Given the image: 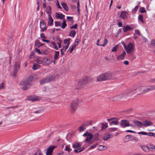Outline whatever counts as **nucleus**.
Here are the masks:
<instances>
[{
    "label": "nucleus",
    "instance_id": "393cba45",
    "mask_svg": "<svg viewBox=\"0 0 155 155\" xmlns=\"http://www.w3.org/2000/svg\"><path fill=\"white\" fill-rule=\"evenodd\" d=\"M65 16L62 14H60L58 13H56V17L61 19H64Z\"/></svg>",
    "mask_w": 155,
    "mask_h": 155
},
{
    "label": "nucleus",
    "instance_id": "58836bf2",
    "mask_svg": "<svg viewBox=\"0 0 155 155\" xmlns=\"http://www.w3.org/2000/svg\"><path fill=\"white\" fill-rule=\"evenodd\" d=\"M76 32L74 30L71 31L69 33V36H72L73 38H74L75 36Z\"/></svg>",
    "mask_w": 155,
    "mask_h": 155
},
{
    "label": "nucleus",
    "instance_id": "bf43d9fd",
    "mask_svg": "<svg viewBox=\"0 0 155 155\" xmlns=\"http://www.w3.org/2000/svg\"><path fill=\"white\" fill-rule=\"evenodd\" d=\"M147 135H148V136H150V137L151 136L153 137H155V134H154L153 133H152V132L149 133H148Z\"/></svg>",
    "mask_w": 155,
    "mask_h": 155
},
{
    "label": "nucleus",
    "instance_id": "39448f33",
    "mask_svg": "<svg viewBox=\"0 0 155 155\" xmlns=\"http://www.w3.org/2000/svg\"><path fill=\"white\" fill-rule=\"evenodd\" d=\"M20 63L19 62H16L14 65V68L13 71V74L12 75L13 76L15 77L18 70L20 68Z\"/></svg>",
    "mask_w": 155,
    "mask_h": 155
},
{
    "label": "nucleus",
    "instance_id": "a211bd4d",
    "mask_svg": "<svg viewBox=\"0 0 155 155\" xmlns=\"http://www.w3.org/2000/svg\"><path fill=\"white\" fill-rule=\"evenodd\" d=\"M116 119V118H113L110 119H108V121L110 123V124L111 125H112L113 124L115 125H117L118 122L117 120H112L113 119Z\"/></svg>",
    "mask_w": 155,
    "mask_h": 155
},
{
    "label": "nucleus",
    "instance_id": "7c9ffc66",
    "mask_svg": "<svg viewBox=\"0 0 155 155\" xmlns=\"http://www.w3.org/2000/svg\"><path fill=\"white\" fill-rule=\"evenodd\" d=\"M81 146V145L79 143H76L73 144V147L74 148L78 149L79 150L80 148L79 147Z\"/></svg>",
    "mask_w": 155,
    "mask_h": 155
},
{
    "label": "nucleus",
    "instance_id": "774afa93",
    "mask_svg": "<svg viewBox=\"0 0 155 155\" xmlns=\"http://www.w3.org/2000/svg\"><path fill=\"white\" fill-rule=\"evenodd\" d=\"M135 33L138 34V35L139 36L141 35L140 31L139 30L137 29L135 30Z\"/></svg>",
    "mask_w": 155,
    "mask_h": 155
},
{
    "label": "nucleus",
    "instance_id": "7ed1b4c3",
    "mask_svg": "<svg viewBox=\"0 0 155 155\" xmlns=\"http://www.w3.org/2000/svg\"><path fill=\"white\" fill-rule=\"evenodd\" d=\"M127 95L131 94L132 95L137 94V86L134 85L130 87L125 91Z\"/></svg>",
    "mask_w": 155,
    "mask_h": 155
},
{
    "label": "nucleus",
    "instance_id": "c03bdc74",
    "mask_svg": "<svg viewBox=\"0 0 155 155\" xmlns=\"http://www.w3.org/2000/svg\"><path fill=\"white\" fill-rule=\"evenodd\" d=\"M86 129V127L85 126H82L80 127L78 130L80 132H82L84 131L85 129Z\"/></svg>",
    "mask_w": 155,
    "mask_h": 155
},
{
    "label": "nucleus",
    "instance_id": "2f4dec72",
    "mask_svg": "<svg viewBox=\"0 0 155 155\" xmlns=\"http://www.w3.org/2000/svg\"><path fill=\"white\" fill-rule=\"evenodd\" d=\"M123 29L124 32H125L127 31L132 29V28L128 25L126 26L125 27H123Z\"/></svg>",
    "mask_w": 155,
    "mask_h": 155
},
{
    "label": "nucleus",
    "instance_id": "49530a36",
    "mask_svg": "<svg viewBox=\"0 0 155 155\" xmlns=\"http://www.w3.org/2000/svg\"><path fill=\"white\" fill-rule=\"evenodd\" d=\"M138 19L143 23H144L143 20V15L142 14H140L138 16Z\"/></svg>",
    "mask_w": 155,
    "mask_h": 155
},
{
    "label": "nucleus",
    "instance_id": "864d4df0",
    "mask_svg": "<svg viewBox=\"0 0 155 155\" xmlns=\"http://www.w3.org/2000/svg\"><path fill=\"white\" fill-rule=\"evenodd\" d=\"M69 45V43H68V44H67V45L65 46H64L63 47V48L62 49L65 51L68 48Z\"/></svg>",
    "mask_w": 155,
    "mask_h": 155
},
{
    "label": "nucleus",
    "instance_id": "603ef678",
    "mask_svg": "<svg viewBox=\"0 0 155 155\" xmlns=\"http://www.w3.org/2000/svg\"><path fill=\"white\" fill-rule=\"evenodd\" d=\"M140 12L141 13H143L146 12L144 7H141L139 9Z\"/></svg>",
    "mask_w": 155,
    "mask_h": 155
},
{
    "label": "nucleus",
    "instance_id": "09e8293b",
    "mask_svg": "<svg viewBox=\"0 0 155 155\" xmlns=\"http://www.w3.org/2000/svg\"><path fill=\"white\" fill-rule=\"evenodd\" d=\"M51 44L53 45V48L56 50H58V48L56 45V43L54 42H51Z\"/></svg>",
    "mask_w": 155,
    "mask_h": 155
},
{
    "label": "nucleus",
    "instance_id": "b1692460",
    "mask_svg": "<svg viewBox=\"0 0 155 155\" xmlns=\"http://www.w3.org/2000/svg\"><path fill=\"white\" fill-rule=\"evenodd\" d=\"M28 99L29 100L32 101H37L40 100L39 98L36 96H30L28 97Z\"/></svg>",
    "mask_w": 155,
    "mask_h": 155
},
{
    "label": "nucleus",
    "instance_id": "a878e982",
    "mask_svg": "<svg viewBox=\"0 0 155 155\" xmlns=\"http://www.w3.org/2000/svg\"><path fill=\"white\" fill-rule=\"evenodd\" d=\"M104 81L105 80L103 74L99 75L97 77V81Z\"/></svg>",
    "mask_w": 155,
    "mask_h": 155
},
{
    "label": "nucleus",
    "instance_id": "9b49d317",
    "mask_svg": "<svg viewBox=\"0 0 155 155\" xmlns=\"http://www.w3.org/2000/svg\"><path fill=\"white\" fill-rule=\"evenodd\" d=\"M92 138H93V135L91 133H90L87 136L85 140V142H87L89 144H91L93 142V141L92 140Z\"/></svg>",
    "mask_w": 155,
    "mask_h": 155
},
{
    "label": "nucleus",
    "instance_id": "4c0bfd02",
    "mask_svg": "<svg viewBox=\"0 0 155 155\" xmlns=\"http://www.w3.org/2000/svg\"><path fill=\"white\" fill-rule=\"evenodd\" d=\"M107 147L106 146L103 145H100L98 147V149L100 151H102L106 149Z\"/></svg>",
    "mask_w": 155,
    "mask_h": 155
},
{
    "label": "nucleus",
    "instance_id": "052dcab7",
    "mask_svg": "<svg viewBox=\"0 0 155 155\" xmlns=\"http://www.w3.org/2000/svg\"><path fill=\"white\" fill-rule=\"evenodd\" d=\"M97 145V143H96V144H94L91 146L90 147H89L88 148L89 150H91V149H92L93 148H95Z\"/></svg>",
    "mask_w": 155,
    "mask_h": 155
},
{
    "label": "nucleus",
    "instance_id": "cd10ccee",
    "mask_svg": "<svg viewBox=\"0 0 155 155\" xmlns=\"http://www.w3.org/2000/svg\"><path fill=\"white\" fill-rule=\"evenodd\" d=\"M112 137L111 134H108L103 137V140H104L107 141L108 139Z\"/></svg>",
    "mask_w": 155,
    "mask_h": 155
},
{
    "label": "nucleus",
    "instance_id": "3c124183",
    "mask_svg": "<svg viewBox=\"0 0 155 155\" xmlns=\"http://www.w3.org/2000/svg\"><path fill=\"white\" fill-rule=\"evenodd\" d=\"M102 129H103L104 128L105 129L106 128H107V124L106 123H102Z\"/></svg>",
    "mask_w": 155,
    "mask_h": 155
},
{
    "label": "nucleus",
    "instance_id": "6ab92c4d",
    "mask_svg": "<svg viewBox=\"0 0 155 155\" xmlns=\"http://www.w3.org/2000/svg\"><path fill=\"white\" fill-rule=\"evenodd\" d=\"M128 14L125 11H123L121 12L119 17L120 18L124 19L127 17Z\"/></svg>",
    "mask_w": 155,
    "mask_h": 155
},
{
    "label": "nucleus",
    "instance_id": "4be33fe9",
    "mask_svg": "<svg viewBox=\"0 0 155 155\" xmlns=\"http://www.w3.org/2000/svg\"><path fill=\"white\" fill-rule=\"evenodd\" d=\"M126 52L124 51L123 53L121 54L117 57V58L119 60H123L124 59L125 56L126 55Z\"/></svg>",
    "mask_w": 155,
    "mask_h": 155
},
{
    "label": "nucleus",
    "instance_id": "f257e3e1",
    "mask_svg": "<svg viewBox=\"0 0 155 155\" xmlns=\"http://www.w3.org/2000/svg\"><path fill=\"white\" fill-rule=\"evenodd\" d=\"M33 77L32 76H29L25 80L21 81L19 83L20 85H23L22 89L24 90H26L30 87L31 85V82L32 81L33 79Z\"/></svg>",
    "mask_w": 155,
    "mask_h": 155
},
{
    "label": "nucleus",
    "instance_id": "de8ad7c7",
    "mask_svg": "<svg viewBox=\"0 0 155 155\" xmlns=\"http://www.w3.org/2000/svg\"><path fill=\"white\" fill-rule=\"evenodd\" d=\"M117 129V128L115 127H113V128H110L108 129V130L110 132H113L116 131Z\"/></svg>",
    "mask_w": 155,
    "mask_h": 155
},
{
    "label": "nucleus",
    "instance_id": "5fc2aeb1",
    "mask_svg": "<svg viewBox=\"0 0 155 155\" xmlns=\"http://www.w3.org/2000/svg\"><path fill=\"white\" fill-rule=\"evenodd\" d=\"M64 150L65 151H68V153L71 151V149H70L69 147L68 146H66L65 148V149Z\"/></svg>",
    "mask_w": 155,
    "mask_h": 155
},
{
    "label": "nucleus",
    "instance_id": "dca6fc26",
    "mask_svg": "<svg viewBox=\"0 0 155 155\" xmlns=\"http://www.w3.org/2000/svg\"><path fill=\"white\" fill-rule=\"evenodd\" d=\"M154 90H155V85L148 86H147V88L144 89L143 93H146Z\"/></svg>",
    "mask_w": 155,
    "mask_h": 155
},
{
    "label": "nucleus",
    "instance_id": "ea45409f",
    "mask_svg": "<svg viewBox=\"0 0 155 155\" xmlns=\"http://www.w3.org/2000/svg\"><path fill=\"white\" fill-rule=\"evenodd\" d=\"M44 44H42L40 42H37V40L36 41L35 44V46H37L38 48L44 45Z\"/></svg>",
    "mask_w": 155,
    "mask_h": 155
},
{
    "label": "nucleus",
    "instance_id": "c85d7f7f",
    "mask_svg": "<svg viewBox=\"0 0 155 155\" xmlns=\"http://www.w3.org/2000/svg\"><path fill=\"white\" fill-rule=\"evenodd\" d=\"M46 13H47V14L48 15H51V8L50 6H48L46 8Z\"/></svg>",
    "mask_w": 155,
    "mask_h": 155
},
{
    "label": "nucleus",
    "instance_id": "6e6552de",
    "mask_svg": "<svg viewBox=\"0 0 155 155\" xmlns=\"http://www.w3.org/2000/svg\"><path fill=\"white\" fill-rule=\"evenodd\" d=\"M127 96V95L125 91L120 95L114 97L113 98V100L115 101H119L122 98L126 97Z\"/></svg>",
    "mask_w": 155,
    "mask_h": 155
},
{
    "label": "nucleus",
    "instance_id": "680f3d73",
    "mask_svg": "<svg viewBox=\"0 0 155 155\" xmlns=\"http://www.w3.org/2000/svg\"><path fill=\"white\" fill-rule=\"evenodd\" d=\"M55 26L56 27L60 26H61V23L60 22L57 21H55Z\"/></svg>",
    "mask_w": 155,
    "mask_h": 155
},
{
    "label": "nucleus",
    "instance_id": "9d476101",
    "mask_svg": "<svg viewBox=\"0 0 155 155\" xmlns=\"http://www.w3.org/2000/svg\"><path fill=\"white\" fill-rule=\"evenodd\" d=\"M134 49V45L132 43H130L125 49L126 50V52L127 54H130L132 52Z\"/></svg>",
    "mask_w": 155,
    "mask_h": 155
},
{
    "label": "nucleus",
    "instance_id": "e2e57ef3",
    "mask_svg": "<svg viewBox=\"0 0 155 155\" xmlns=\"http://www.w3.org/2000/svg\"><path fill=\"white\" fill-rule=\"evenodd\" d=\"M46 60H47V62L45 64H47V65H49L52 62V61L51 60H50L49 59H48L47 58Z\"/></svg>",
    "mask_w": 155,
    "mask_h": 155
},
{
    "label": "nucleus",
    "instance_id": "412c9836",
    "mask_svg": "<svg viewBox=\"0 0 155 155\" xmlns=\"http://www.w3.org/2000/svg\"><path fill=\"white\" fill-rule=\"evenodd\" d=\"M133 122L135 124V125L139 128L141 127L143 125V123L140 121L137 120H134L133 121Z\"/></svg>",
    "mask_w": 155,
    "mask_h": 155
},
{
    "label": "nucleus",
    "instance_id": "338daca9",
    "mask_svg": "<svg viewBox=\"0 0 155 155\" xmlns=\"http://www.w3.org/2000/svg\"><path fill=\"white\" fill-rule=\"evenodd\" d=\"M138 134H141L143 135H147L148 133H147L143 132V131H142L140 132H139L138 133Z\"/></svg>",
    "mask_w": 155,
    "mask_h": 155
},
{
    "label": "nucleus",
    "instance_id": "1a4fd4ad",
    "mask_svg": "<svg viewBox=\"0 0 155 155\" xmlns=\"http://www.w3.org/2000/svg\"><path fill=\"white\" fill-rule=\"evenodd\" d=\"M47 57H45L43 58L39 57L37 58L36 61L39 64H41L44 66L47 65V64H45L47 63Z\"/></svg>",
    "mask_w": 155,
    "mask_h": 155
},
{
    "label": "nucleus",
    "instance_id": "473e14b6",
    "mask_svg": "<svg viewBox=\"0 0 155 155\" xmlns=\"http://www.w3.org/2000/svg\"><path fill=\"white\" fill-rule=\"evenodd\" d=\"M92 124V121H87L86 122H85L84 123H83L82 124V126H87L90 125L91 124Z\"/></svg>",
    "mask_w": 155,
    "mask_h": 155
},
{
    "label": "nucleus",
    "instance_id": "423d86ee",
    "mask_svg": "<svg viewBox=\"0 0 155 155\" xmlns=\"http://www.w3.org/2000/svg\"><path fill=\"white\" fill-rule=\"evenodd\" d=\"M79 100L78 99H76L74 100L72 102L71 104V108L72 111L74 112L76 110V108L78 105Z\"/></svg>",
    "mask_w": 155,
    "mask_h": 155
},
{
    "label": "nucleus",
    "instance_id": "f704fd0d",
    "mask_svg": "<svg viewBox=\"0 0 155 155\" xmlns=\"http://www.w3.org/2000/svg\"><path fill=\"white\" fill-rule=\"evenodd\" d=\"M108 41L107 39L105 38L103 44H99V43H97V45L98 46H101L103 47L105 46L108 43Z\"/></svg>",
    "mask_w": 155,
    "mask_h": 155
},
{
    "label": "nucleus",
    "instance_id": "37998d69",
    "mask_svg": "<svg viewBox=\"0 0 155 155\" xmlns=\"http://www.w3.org/2000/svg\"><path fill=\"white\" fill-rule=\"evenodd\" d=\"M59 52L55 51V54H54V59L55 60L57 58H58L59 56Z\"/></svg>",
    "mask_w": 155,
    "mask_h": 155
},
{
    "label": "nucleus",
    "instance_id": "4d7b16f0",
    "mask_svg": "<svg viewBox=\"0 0 155 155\" xmlns=\"http://www.w3.org/2000/svg\"><path fill=\"white\" fill-rule=\"evenodd\" d=\"M75 47H76V45H72L70 51V53H71L72 52V51H73L74 50V48H75Z\"/></svg>",
    "mask_w": 155,
    "mask_h": 155
},
{
    "label": "nucleus",
    "instance_id": "f3484780",
    "mask_svg": "<svg viewBox=\"0 0 155 155\" xmlns=\"http://www.w3.org/2000/svg\"><path fill=\"white\" fill-rule=\"evenodd\" d=\"M143 126L145 127L152 126L153 125V123L148 120L143 121Z\"/></svg>",
    "mask_w": 155,
    "mask_h": 155
},
{
    "label": "nucleus",
    "instance_id": "bb28decb",
    "mask_svg": "<svg viewBox=\"0 0 155 155\" xmlns=\"http://www.w3.org/2000/svg\"><path fill=\"white\" fill-rule=\"evenodd\" d=\"M61 5L64 9L67 12L68 11V8L67 4L64 2H61Z\"/></svg>",
    "mask_w": 155,
    "mask_h": 155
},
{
    "label": "nucleus",
    "instance_id": "72a5a7b5",
    "mask_svg": "<svg viewBox=\"0 0 155 155\" xmlns=\"http://www.w3.org/2000/svg\"><path fill=\"white\" fill-rule=\"evenodd\" d=\"M99 133H97L93 135V138H94V140L98 141L99 139L98 138L99 136Z\"/></svg>",
    "mask_w": 155,
    "mask_h": 155
},
{
    "label": "nucleus",
    "instance_id": "a19ab883",
    "mask_svg": "<svg viewBox=\"0 0 155 155\" xmlns=\"http://www.w3.org/2000/svg\"><path fill=\"white\" fill-rule=\"evenodd\" d=\"M119 46L118 45H115L114 47H113L111 49V51L116 52L117 51V48H119Z\"/></svg>",
    "mask_w": 155,
    "mask_h": 155
},
{
    "label": "nucleus",
    "instance_id": "f8f14e48",
    "mask_svg": "<svg viewBox=\"0 0 155 155\" xmlns=\"http://www.w3.org/2000/svg\"><path fill=\"white\" fill-rule=\"evenodd\" d=\"M46 24L44 20H41L40 21V28L41 29V32H43L46 29L47 27H46Z\"/></svg>",
    "mask_w": 155,
    "mask_h": 155
},
{
    "label": "nucleus",
    "instance_id": "6e6d98bb",
    "mask_svg": "<svg viewBox=\"0 0 155 155\" xmlns=\"http://www.w3.org/2000/svg\"><path fill=\"white\" fill-rule=\"evenodd\" d=\"M34 155H43L41 153V151L40 150L37 151L36 153L34 154Z\"/></svg>",
    "mask_w": 155,
    "mask_h": 155
},
{
    "label": "nucleus",
    "instance_id": "c756f323",
    "mask_svg": "<svg viewBox=\"0 0 155 155\" xmlns=\"http://www.w3.org/2000/svg\"><path fill=\"white\" fill-rule=\"evenodd\" d=\"M41 67V66L37 63H34L33 64L32 69L34 70H35Z\"/></svg>",
    "mask_w": 155,
    "mask_h": 155
},
{
    "label": "nucleus",
    "instance_id": "79ce46f5",
    "mask_svg": "<svg viewBox=\"0 0 155 155\" xmlns=\"http://www.w3.org/2000/svg\"><path fill=\"white\" fill-rule=\"evenodd\" d=\"M67 26V24L66 23V21L65 20H64L62 24V26H61V27L63 29H64Z\"/></svg>",
    "mask_w": 155,
    "mask_h": 155
},
{
    "label": "nucleus",
    "instance_id": "0eeeda50",
    "mask_svg": "<svg viewBox=\"0 0 155 155\" xmlns=\"http://www.w3.org/2000/svg\"><path fill=\"white\" fill-rule=\"evenodd\" d=\"M127 96V95L125 91L120 95L114 97L113 98V100L115 101H119L122 98L126 97Z\"/></svg>",
    "mask_w": 155,
    "mask_h": 155
},
{
    "label": "nucleus",
    "instance_id": "2eb2a0df",
    "mask_svg": "<svg viewBox=\"0 0 155 155\" xmlns=\"http://www.w3.org/2000/svg\"><path fill=\"white\" fill-rule=\"evenodd\" d=\"M105 81L110 80L113 79L112 74L110 73H104L103 74Z\"/></svg>",
    "mask_w": 155,
    "mask_h": 155
},
{
    "label": "nucleus",
    "instance_id": "c9c22d12",
    "mask_svg": "<svg viewBox=\"0 0 155 155\" xmlns=\"http://www.w3.org/2000/svg\"><path fill=\"white\" fill-rule=\"evenodd\" d=\"M141 148L145 152H149V147H148V146H141Z\"/></svg>",
    "mask_w": 155,
    "mask_h": 155
},
{
    "label": "nucleus",
    "instance_id": "aec40b11",
    "mask_svg": "<svg viewBox=\"0 0 155 155\" xmlns=\"http://www.w3.org/2000/svg\"><path fill=\"white\" fill-rule=\"evenodd\" d=\"M143 87H138L137 86V95L145 93H143L144 89H143Z\"/></svg>",
    "mask_w": 155,
    "mask_h": 155
},
{
    "label": "nucleus",
    "instance_id": "8fccbe9b",
    "mask_svg": "<svg viewBox=\"0 0 155 155\" xmlns=\"http://www.w3.org/2000/svg\"><path fill=\"white\" fill-rule=\"evenodd\" d=\"M70 40H71L70 38H68V39H64V44L65 45L67 44H68V43H69L70 44Z\"/></svg>",
    "mask_w": 155,
    "mask_h": 155
},
{
    "label": "nucleus",
    "instance_id": "e433bc0d",
    "mask_svg": "<svg viewBox=\"0 0 155 155\" xmlns=\"http://www.w3.org/2000/svg\"><path fill=\"white\" fill-rule=\"evenodd\" d=\"M148 147H149V150L153 151L155 150V147L153 145L150 144V146H148Z\"/></svg>",
    "mask_w": 155,
    "mask_h": 155
},
{
    "label": "nucleus",
    "instance_id": "0e129e2a",
    "mask_svg": "<svg viewBox=\"0 0 155 155\" xmlns=\"http://www.w3.org/2000/svg\"><path fill=\"white\" fill-rule=\"evenodd\" d=\"M80 40L78 39H77L76 40L75 44L74 45H76V46L79 43Z\"/></svg>",
    "mask_w": 155,
    "mask_h": 155
},
{
    "label": "nucleus",
    "instance_id": "13d9d810",
    "mask_svg": "<svg viewBox=\"0 0 155 155\" xmlns=\"http://www.w3.org/2000/svg\"><path fill=\"white\" fill-rule=\"evenodd\" d=\"M77 26H78V24H76L75 25H74L72 26H71L70 27V28L71 29H77Z\"/></svg>",
    "mask_w": 155,
    "mask_h": 155
},
{
    "label": "nucleus",
    "instance_id": "4468645a",
    "mask_svg": "<svg viewBox=\"0 0 155 155\" xmlns=\"http://www.w3.org/2000/svg\"><path fill=\"white\" fill-rule=\"evenodd\" d=\"M129 121L126 120H121L120 124L123 128L127 127Z\"/></svg>",
    "mask_w": 155,
    "mask_h": 155
},
{
    "label": "nucleus",
    "instance_id": "ddd939ff",
    "mask_svg": "<svg viewBox=\"0 0 155 155\" xmlns=\"http://www.w3.org/2000/svg\"><path fill=\"white\" fill-rule=\"evenodd\" d=\"M57 147L56 146H51L47 149L46 153V155H52L54 150Z\"/></svg>",
    "mask_w": 155,
    "mask_h": 155
},
{
    "label": "nucleus",
    "instance_id": "a18cd8bd",
    "mask_svg": "<svg viewBox=\"0 0 155 155\" xmlns=\"http://www.w3.org/2000/svg\"><path fill=\"white\" fill-rule=\"evenodd\" d=\"M67 19L68 21L71 22L72 24L74 21L72 17L68 16L67 17Z\"/></svg>",
    "mask_w": 155,
    "mask_h": 155
},
{
    "label": "nucleus",
    "instance_id": "69168bd1",
    "mask_svg": "<svg viewBox=\"0 0 155 155\" xmlns=\"http://www.w3.org/2000/svg\"><path fill=\"white\" fill-rule=\"evenodd\" d=\"M43 111V109H40L39 110H36V111H35L34 113H35L38 114V113H41Z\"/></svg>",
    "mask_w": 155,
    "mask_h": 155
},
{
    "label": "nucleus",
    "instance_id": "f03ea898",
    "mask_svg": "<svg viewBox=\"0 0 155 155\" xmlns=\"http://www.w3.org/2000/svg\"><path fill=\"white\" fill-rule=\"evenodd\" d=\"M55 78V76L54 75H50L40 80L39 82L41 84H42L54 80Z\"/></svg>",
    "mask_w": 155,
    "mask_h": 155
},
{
    "label": "nucleus",
    "instance_id": "5701e85b",
    "mask_svg": "<svg viewBox=\"0 0 155 155\" xmlns=\"http://www.w3.org/2000/svg\"><path fill=\"white\" fill-rule=\"evenodd\" d=\"M48 25L51 26L53 25L54 20L53 19L51 15H48Z\"/></svg>",
    "mask_w": 155,
    "mask_h": 155
},
{
    "label": "nucleus",
    "instance_id": "20e7f679",
    "mask_svg": "<svg viewBox=\"0 0 155 155\" xmlns=\"http://www.w3.org/2000/svg\"><path fill=\"white\" fill-rule=\"evenodd\" d=\"M88 80L87 77L80 80L78 83V86L79 88H83L85 85L87 84Z\"/></svg>",
    "mask_w": 155,
    "mask_h": 155
}]
</instances>
